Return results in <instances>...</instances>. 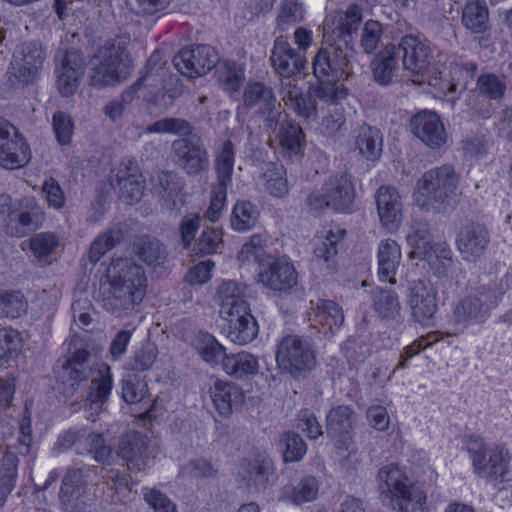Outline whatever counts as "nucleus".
Listing matches in <instances>:
<instances>
[{
    "label": "nucleus",
    "instance_id": "cd10ccee",
    "mask_svg": "<svg viewBox=\"0 0 512 512\" xmlns=\"http://www.w3.org/2000/svg\"><path fill=\"white\" fill-rule=\"evenodd\" d=\"M373 80L381 86L392 84L399 69V51L396 46L389 44L380 51L370 63Z\"/></svg>",
    "mask_w": 512,
    "mask_h": 512
},
{
    "label": "nucleus",
    "instance_id": "f8f14e48",
    "mask_svg": "<svg viewBox=\"0 0 512 512\" xmlns=\"http://www.w3.org/2000/svg\"><path fill=\"white\" fill-rule=\"evenodd\" d=\"M55 73L57 88L62 96H72L84 75L85 59L83 54L75 49L59 50L55 55Z\"/></svg>",
    "mask_w": 512,
    "mask_h": 512
},
{
    "label": "nucleus",
    "instance_id": "2f4dec72",
    "mask_svg": "<svg viewBox=\"0 0 512 512\" xmlns=\"http://www.w3.org/2000/svg\"><path fill=\"white\" fill-rule=\"evenodd\" d=\"M222 369L234 379H249L258 374L259 359L245 351L227 354L223 357Z\"/></svg>",
    "mask_w": 512,
    "mask_h": 512
},
{
    "label": "nucleus",
    "instance_id": "774afa93",
    "mask_svg": "<svg viewBox=\"0 0 512 512\" xmlns=\"http://www.w3.org/2000/svg\"><path fill=\"white\" fill-rule=\"evenodd\" d=\"M53 131L60 145H68L72 140L74 123L72 117L62 111L54 113L52 118Z\"/></svg>",
    "mask_w": 512,
    "mask_h": 512
},
{
    "label": "nucleus",
    "instance_id": "9b49d317",
    "mask_svg": "<svg viewBox=\"0 0 512 512\" xmlns=\"http://www.w3.org/2000/svg\"><path fill=\"white\" fill-rule=\"evenodd\" d=\"M115 453L132 472L144 471L150 460L155 457L150 438L146 434L134 430L119 437Z\"/></svg>",
    "mask_w": 512,
    "mask_h": 512
},
{
    "label": "nucleus",
    "instance_id": "393cba45",
    "mask_svg": "<svg viewBox=\"0 0 512 512\" xmlns=\"http://www.w3.org/2000/svg\"><path fill=\"white\" fill-rule=\"evenodd\" d=\"M249 287L234 280L223 282L217 289L220 314L222 317H233L240 312L250 309L246 301Z\"/></svg>",
    "mask_w": 512,
    "mask_h": 512
},
{
    "label": "nucleus",
    "instance_id": "aec40b11",
    "mask_svg": "<svg viewBox=\"0 0 512 512\" xmlns=\"http://www.w3.org/2000/svg\"><path fill=\"white\" fill-rule=\"evenodd\" d=\"M355 421L353 409L346 405L333 407L326 416V434L338 449H348Z\"/></svg>",
    "mask_w": 512,
    "mask_h": 512
},
{
    "label": "nucleus",
    "instance_id": "bb28decb",
    "mask_svg": "<svg viewBox=\"0 0 512 512\" xmlns=\"http://www.w3.org/2000/svg\"><path fill=\"white\" fill-rule=\"evenodd\" d=\"M375 201L382 225L394 227L400 223L402 218V202L396 188L381 186L375 194Z\"/></svg>",
    "mask_w": 512,
    "mask_h": 512
},
{
    "label": "nucleus",
    "instance_id": "5fc2aeb1",
    "mask_svg": "<svg viewBox=\"0 0 512 512\" xmlns=\"http://www.w3.org/2000/svg\"><path fill=\"white\" fill-rule=\"evenodd\" d=\"M383 25L376 20H367L360 32L359 46L366 54H373L383 38Z\"/></svg>",
    "mask_w": 512,
    "mask_h": 512
},
{
    "label": "nucleus",
    "instance_id": "412c9836",
    "mask_svg": "<svg viewBox=\"0 0 512 512\" xmlns=\"http://www.w3.org/2000/svg\"><path fill=\"white\" fill-rule=\"evenodd\" d=\"M411 131L424 144L439 149L445 144L447 134L440 117L433 111H422L411 119Z\"/></svg>",
    "mask_w": 512,
    "mask_h": 512
},
{
    "label": "nucleus",
    "instance_id": "3c124183",
    "mask_svg": "<svg viewBox=\"0 0 512 512\" xmlns=\"http://www.w3.org/2000/svg\"><path fill=\"white\" fill-rule=\"evenodd\" d=\"M235 149L234 144L230 140H226L220 147L216 159L215 170L217 180L224 183H231L234 167Z\"/></svg>",
    "mask_w": 512,
    "mask_h": 512
},
{
    "label": "nucleus",
    "instance_id": "6ab92c4d",
    "mask_svg": "<svg viewBox=\"0 0 512 512\" xmlns=\"http://www.w3.org/2000/svg\"><path fill=\"white\" fill-rule=\"evenodd\" d=\"M490 242L487 228L476 222L464 224L456 236L457 249L463 260L476 262L486 251Z\"/></svg>",
    "mask_w": 512,
    "mask_h": 512
},
{
    "label": "nucleus",
    "instance_id": "1a4fd4ad",
    "mask_svg": "<svg viewBox=\"0 0 512 512\" xmlns=\"http://www.w3.org/2000/svg\"><path fill=\"white\" fill-rule=\"evenodd\" d=\"M276 362L281 370L298 377L315 367L316 356L307 340L297 335H287L277 345Z\"/></svg>",
    "mask_w": 512,
    "mask_h": 512
},
{
    "label": "nucleus",
    "instance_id": "052dcab7",
    "mask_svg": "<svg viewBox=\"0 0 512 512\" xmlns=\"http://www.w3.org/2000/svg\"><path fill=\"white\" fill-rule=\"evenodd\" d=\"M224 89L237 92L245 80L244 68L233 61H224L221 66V75Z\"/></svg>",
    "mask_w": 512,
    "mask_h": 512
},
{
    "label": "nucleus",
    "instance_id": "37998d69",
    "mask_svg": "<svg viewBox=\"0 0 512 512\" xmlns=\"http://www.w3.org/2000/svg\"><path fill=\"white\" fill-rule=\"evenodd\" d=\"M90 85L96 89L114 86L126 78V72L100 60L92 59Z\"/></svg>",
    "mask_w": 512,
    "mask_h": 512
},
{
    "label": "nucleus",
    "instance_id": "423d86ee",
    "mask_svg": "<svg viewBox=\"0 0 512 512\" xmlns=\"http://www.w3.org/2000/svg\"><path fill=\"white\" fill-rule=\"evenodd\" d=\"M417 204L428 211L435 203L448 206L456 195L457 177L452 167L443 166L424 173L418 181Z\"/></svg>",
    "mask_w": 512,
    "mask_h": 512
},
{
    "label": "nucleus",
    "instance_id": "0e129e2a",
    "mask_svg": "<svg viewBox=\"0 0 512 512\" xmlns=\"http://www.w3.org/2000/svg\"><path fill=\"white\" fill-rule=\"evenodd\" d=\"M477 88L491 100H499L506 91V83L495 74H483L477 79Z\"/></svg>",
    "mask_w": 512,
    "mask_h": 512
},
{
    "label": "nucleus",
    "instance_id": "c756f323",
    "mask_svg": "<svg viewBox=\"0 0 512 512\" xmlns=\"http://www.w3.org/2000/svg\"><path fill=\"white\" fill-rule=\"evenodd\" d=\"M229 320L227 338L238 345H246L252 342L258 335L259 327L250 309L240 312L233 317H224Z\"/></svg>",
    "mask_w": 512,
    "mask_h": 512
},
{
    "label": "nucleus",
    "instance_id": "f3484780",
    "mask_svg": "<svg viewBox=\"0 0 512 512\" xmlns=\"http://www.w3.org/2000/svg\"><path fill=\"white\" fill-rule=\"evenodd\" d=\"M396 50L399 51L403 68L417 77H423L428 72L434 59L431 48L412 34L402 36Z\"/></svg>",
    "mask_w": 512,
    "mask_h": 512
},
{
    "label": "nucleus",
    "instance_id": "c9c22d12",
    "mask_svg": "<svg viewBox=\"0 0 512 512\" xmlns=\"http://www.w3.org/2000/svg\"><path fill=\"white\" fill-rule=\"evenodd\" d=\"M274 89L261 81L249 80L243 89L242 102L247 109H262L276 103Z\"/></svg>",
    "mask_w": 512,
    "mask_h": 512
},
{
    "label": "nucleus",
    "instance_id": "f03ea898",
    "mask_svg": "<svg viewBox=\"0 0 512 512\" xmlns=\"http://www.w3.org/2000/svg\"><path fill=\"white\" fill-rule=\"evenodd\" d=\"M109 287L103 292L102 307L116 317L139 305L146 294L143 267L129 258L113 260L107 269Z\"/></svg>",
    "mask_w": 512,
    "mask_h": 512
},
{
    "label": "nucleus",
    "instance_id": "4c0bfd02",
    "mask_svg": "<svg viewBox=\"0 0 512 512\" xmlns=\"http://www.w3.org/2000/svg\"><path fill=\"white\" fill-rule=\"evenodd\" d=\"M407 242L412 248L410 258L426 259L434 251L435 242L431 229L426 222H417L407 235Z\"/></svg>",
    "mask_w": 512,
    "mask_h": 512
},
{
    "label": "nucleus",
    "instance_id": "20e7f679",
    "mask_svg": "<svg viewBox=\"0 0 512 512\" xmlns=\"http://www.w3.org/2000/svg\"><path fill=\"white\" fill-rule=\"evenodd\" d=\"M467 452L472 460L475 473L494 486L512 484L509 470L510 455L503 446L488 447L482 441L470 442Z\"/></svg>",
    "mask_w": 512,
    "mask_h": 512
},
{
    "label": "nucleus",
    "instance_id": "dca6fc26",
    "mask_svg": "<svg viewBox=\"0 0 512 512\" xmlns=\"http://www.w3.org/2000/svg\"><path fill=\"white\" fill-rule=\"evenodd\" d=\"M171 149L175 164L188 175L196 176L208 170V152L200 138L174 140Z\"/></svg>",
    "mask_w": 512,
    "mask_h": 512
},
{
    "label": "nucleus",
    "instance_id": "58836bf2",
    "mask_svg": "<svg viewBox=\"0 0 512 512\" xmlns=\"http://www.w3.org/2000/svg\"><path fill=\"white\" fill-rule=\"evenodd\" d=\"M401 259L400 247L394 240L382 241L378 250L379 277L382 281L395 283L394 275Z\"/></svg>",
    "mask_w": 512,
    "mask_h": 512
},
{
    "label": "nucleus",
    "instance_id": "c85d7f7f",
    "mask_svg": "<svg viewBox=\"0 0 512 512\" xmlns=\"http://www.w3.org/2000/svg\"><path fill=\"white\" fill-rule=\"evenodd\" d=\"M213 404L221 416L228 417L244 402V393L233 382L217 381L211 388Z\"/></svg>",
    "mask_w": 512,
    "mask_h": 512
},
{
    "label": "nucleus",
    "instance_id": "49530a36",
    "mask_svg": "<svg viewBox=\"0 0 512 512\" xmlns=\"http://www.w3.org/2000/svg\"><path fill=\"white\" fill-rule=\"evenodd\" d=\"M278 447L285 463L301 460L307 451L306 443L302 437L294 431L282 433L278 440Z\"/></svg>",
    "mask_w": 512,
    "mask_h": 512
},
{
    "label": "nucleus",
    "instance_id": "a18cd8bd",
    "mask_svg": "<svg viewBox=\"0 0 512 512\" xmlns=\"http://www.w3.org/2000/svg\"><path fill=\"white\" fill-rule=\"evenodd\" d=\"M124 239L123 229L116 225L98 236L91 244L88 257L92 263H97L101 257Z\"/></svg>",
    "mask_w": 512,
    "mask_h": 512
},
{
    "label": "nucleus",
    "instance_id": "603ef678",
    "mask_svg": "<svg viewBox=\"0 0 512 512\" xmlns=\"http://www.w3.org/2000/svg\"><path fill=\"white\" fill-rule=\"evenodd\" d=\"M148 396L147 382L137 374L125 375L122 379V398L128 404H137Z\"/></svg>",
    "mask_w": 512,
    "mask_h": 512
},
{
    "label": "nucleus",
    "instance_id": "864d4df0",
    "mask_svg": "<svg viewBox=\"0 0 512 512\" xmlns=\"http://www.w3.org/2000/svg\"><path fill=\"white\" fill-rule=\"evenodd\" d=\"M285 170L282 165L270 163L263 174L265 179L266 191L278 198H282L288 193L287 180L284 178Z\"/></svg>",
    "mask_w": 512,
    "mask_h": 512
},
{
    "label": "nucleus",
    "instance_id": "6e6d98bb",
    "mask_svg": "<svg viewBox=\"0 0 512 512\" xmlns=\"http://www.w3.org/2000/svg\"><path fill=\"white\" fill-rule=\"evenodd\" d=\"M28 303L20 292L0 293V316L19 318L27 311Z\"/></svg>",
    "mask_w": 512,
    "mask_h": 512
},
{
    "label": "nucleus",
    "instance_id": "473e14b6",
    "mask_svg": "<svg viewBox=\"0 0 512 512\" xmlns=\"http://www.w3.org/2000/svg\"><path fill=\"white\" fill-rule=\"evenodd\" d=\"M133 250L139 259L153 268L161 267L168 259L167 247L158 238L150 235L136 237Z\"/></svg>",
    "mask_w": 512,
    "mask_h": 512
},
{
    "label": "nucleus",
    "instance_id": "4468645a",
    "mask_svg": "<svg viewBox=\"0 0 512 512\" xmlns=\"http://www.w3.org/2000/svg\"><path fill=\"white\" fill-rule=\"evenodd\" d=\"M407 304L410 307L411 316L416 322L423 326L434 324L438 309L437 292L430 282L416 280L409 283Z\"/></svg>",
    "mask_w": 512,
    "mask_h": 512
},
{
    "label": "nucleus",
    "instance_id": "0eeeda50",
    "mask_svg": "<svg viewBox=\"0 0 512 512\" xmlns=\"http://www.w3.org/2000/svg\"><path fill=\"white\" fill-rule=\"evenodd\" d=\"M504 290L501 287L482 285L477 288L474 295L463 298L453 310L454 324L462 329L468 327L471 322L482 323L490 314V310L498 303Z\"/></svg>",
    "mask_w": 512,
    "mask_h": 512
},
{
    "label": "nucleus",
    "instance_id": "a19ab883",
    "mask_svg": "<svg viewBox=\"0 0 512 512\" xmlns=\"http://www.w3.org/2000/svg\"><path fill=\"white\" fill-rule=\"evenodd\" d=\"M489 12L485 1L473 0L466 3L462 12L463 25L473 33H483L488 29Z\"/></svg>",
    "mask_w": 512,
    "mask_h": 512
},
{
    "label": "nucleus",
    "instance_id": "7ed1b4c3",
    "mask_svg": "<svg viewBox=\"0 0 512 512\" xmlns=\"http://www.w3.org/2000/svg\"><path fill=\"white\" fill-rule=\"evenodd\" d=\"M378 489L390 497L400 512H424L426 496L397 465L381 467L377 474Z\"/></svg>",
    "mask_w": 512,
    "mask_h": 512
},
{
    "label": "nucleus",
    "instance_id": "8fccbe9b",
    "mask_svg": "<svg viewBox=\"0 0 512 512\" xmlns=\"http://www.w3.org/2000/svg\"><path fill=\"white\" fill-rule=\"evenodd\" d=\"M259 211L249 201L236 203L231 216V226L238 231L250 230L258 220Z\"/></svg>",
    "mask_w": 512,
    "mask_h": 512
},
{
    "label": "nucleus",
    "instance_id": "e2e57ef3",
    "mask_svg": "<svg viewBox=\"0 0 512 512\" xmlns=\"http://www.w3.org/2000/svg\"><path fill=\"white\" fill-rule=\"evenodd\" d=\"M305 9L299 0H284L277 16L278 26L285 30V25L296 24L304 19Z\"/></svg>",
    "mask_w": 512,
    "mask_h": 512
},
{
    "label": "nucleus",
    "instance_id": "e433bc0d",
    "mask_svg": "<svg viewBox=\"0 0 512 512\" xmlns=\"http://www.w3.org/2000/svg\"><path fill=\"white\" fill-rule=\"evenodd\" d=\"M111 390L112 376L110 368L108 366H104L103 369L98 370V376L93 378L90 383L86 398V402L90 405V409L98 414L102 409V405L108 401Z\"/></svg>",
    "mask_w": 512,
    "mask_h": 512
},
{
    "label": "nucleus",
    "instance_id": "69168bd1",
    "mask_svg": "<svg viewBox=\"0 0 512 512\" xmlns=\"http://www.w3.org/2000/svg\"><path fill=\"white\" fill-rule=\"evenodd\" d=\"M312 93L319 100L337 104L347 97L348 89L337 82H320V84H315Z\"/></svg>",
    "mask_w": 512,
    "mask_h": 512
},
{
    "label": "nucleus",
    "instance_id": "4be33fe9",
    "mask_svg": "<svg viewBox=\"0 0 512 512\" xmlns=\"http://www.w3.org/2000/svg\"><path fill=\"white\" fill-rule=\"evenodd\" d=\"M314 85L309 86L307 93L291 81L281 82L282 100L298 117L304 120H311L317 117V99L312 90Z\"/></svg>",
    "mask_w": 512,
    "mask_h": 512
},
{
    "label": "nucleus",
    "instance_id": "ddd939ff",
    "mask_svg": "<svg viewBox=\"0 0 512 512\" xmlns=\"http://www.w3.org/2000/svg\"><path fill=\"white\" fill-rule=\"evenodd\" d=\"M93 366V355L86 349H78L69 358L59 361L55 372L57 379L66 386L64 393L72 396L81 382L92 377Z\"/></svg>",
    "mask_w": 512,
    "mask_h": 512
},
{
    "label": "nucleus",
    "instance_id": "5701e85b",
    "mask_svg": "<svg viewBox=\"0 0 512 512\" xmlns=\"http://www.w3.org/2000/svg\"><path fill=\"white\" fill-rule=\"evenodd\" d=\"M270 60L275 71L285 78L302 73L307 66L305 58L291 48L284 36L276 38Z\"/></svg>",
    "mask_w": 512,
    "mask_h": 512
},
{
    "label": "nucleus",
    "instance_id": "79ce46f5",
    "mask_svg": "<svg viewBox=\"0 0 512 512\" xmlns=\"http://www.w3.org/2000/svg\"><path fill=\"white\" fill-rule=\"evenodd\" d=\"M280 144L289 155H299L305 147V134L299 124L292 119L282 121L279 130Z\"/></svg>",
    "mask_w": 512,
    "mask_h": 512
},
{
    "label": "nucleus",
    "instance_id": "6e6552de",
    "mask_svg": "<svg viewBox=\"0 0 512 512\" xmlns=\"http://www.w3.org/2000/svg\"><path fill=\"white\" fill-rule=\"evenodd\" d=\"M98 471V466L87 464L67 469L59 492V499L65 512L86 511L87 486L97 476Z\"/></svg>",
    "mask_w": 512,
    "mask_h": 512
},
{
    "label": "nucleus",
    "instance_id": "a878e982",
    "mask_svg": "<svg viewBox=\"0 0 512 512\" xmlns=\"http://www.w3.org/2000/svg\"><path fill=\"white\" fill-rule=\"evenodd\" d=\"M258 282L273 291L286 292L296 285L297 272L291 263L275 260L259 272Z\"/></svg>",
    "mask_w": 512,
    "mask_h": 512
},
{
    "label": "nucleus",
    "instance_id": "338daca9",
    "mask_svg": "<svg viewBox=\"0 0 512 512\" xmlns=\"http://www.w3.org/2000/svg\"><path fill=\"white\" fill-rule=\"evenodd\" d=\"M222 246V234L214 228L204 229L195 242L194 251L201 255H209L218 252Z\"/></svg>",
    "mask_w": 512,
    "mask_h": 512
},
{
    "label": "nucleus",
    "instance_id": "de8ad7c7",
    "mask_svg": "<svg viewBox=\"0 0 512 512\" xmlns=\"http://www.w3.org/2000/svg\"><path fill=\"white\" fill-rule=\"evenodd\" d=\"M195 349L204 361L216 365L226 354L222 346L214 336L209 333H200L195 340Z\"/></svg>",
    "mask_w": 512,
    "mask_h": 512
},
{
    "label": "nucleus",
    "instance_id": "9d476101",
    "mask_svg": "<svg viewBox=\"0 0 512 512\" xmlns=\"http://www.w3.org/2000/svg\"><path fill=\"white\" fill-rule=\"evenodd\" d=\"M30 146L20 131L9 121L0 119V166L15 170L31 160Z\"/></svg>",
    "mask_w": 512,
    "mask_h": 512
},
{
    "label": "nucleus",
    "instance_id": "ea45409f",
    "mask_svg": "<svg viewBox=\"0 0 512 512\" xmlns=\"http://www.w3.org/2000/svg\"><path fill=\"white\" fill-rule=\"evenodd\" d=\"M244 470L257 489H265L274 473V464L268 455L259 453L247 461Z\"/></svg>",
    "mask_w": 512,
    "mask_h": 512
},
{
    "label": "nucleus",
    "instance_id": "09e8293b",
    "mask_svg": "<svg viewBox=\"0 0 512 512\" xmlns=\"http://www.w3.org/2000/svg\"><path fill=\"white\" fill-rule=\"evenodd\" d=\"M141 175L120 171L118 174V186L120 189V198L128 204L138 202L143 195V182Z\"/></svg>",
    "mask_w": 512,
    "mask_h": 512
},
{
    "label": "nucleus",
    "instance_id": "bf43d9fd",
    "mask_svg": "<svg viewBox=\"0 0 512 512\" xmlns=\"http://www.w3.org/2000/svg\"><path fill=\"white\" fill-rule=\"evenodd\" d=\"M30 249L40 261L48 262V257L58 246V238L54 233H40L30 239Z\"/></svg>",
    "mask_w": 512,
    "mask_h": 512
},
{
    "label": "nucleus",
    "instance_id": "c03bdc74",
    "mask_svg": "<svg viewBox=\"0 0 512 512\" xmlns=\"http://www.w3.org/2000/svg\"><path fill=\"white\" fill-rule=\"evenodd\" d=\"M158 347L155 343L145 341L129 357L126 368L134 372L150 370L158 358Z\"/></svg>",
    "mask_w": 512,
    "mask_h": 512
},
{
    "label": "nucleus",
    "instance_id": "39448f33",
    "mask_svg": "<svg viewBox=\"0 0 512 512\" xmlns=\"http://www.w3.org/2000/svg\"><path fill=\"white\" fill-rule=\"evenodd\" d=\"M46 52L38 41H26L18 45L7 71V81L15 89L32 85L40 76Z\"/></svg>",
    "mask_w": 512,
    "mask_h": 512
},
{
    "label": "nucleus",
    "instance_id": "f257e3e1",
    "mask_svg": "<svg viewBox=\"0 0 512 512\" xmlns=\"http://www.w3.org/2000/svg\"><path fill=\"white\" fill-rule=\"evenodd\" d=\"M362 21V8L351 4L324 21L322 47L312 61L313 74L319 82H338L348 76L354 56L353 34Z\"/></svg>",
    "mask_w": 512,
    "mask_h": 512
},
{
    "label": "nucleus",
    "instance_id": "13d9d810",
    "mask_svg": "<svg viewBox=\"0 0 512 512\" xmlns=\"http://www.w3.org/2000/svg\"><path fill=\"white\" fill-rule=\"evenodd\" d=\"M375 311L382 318H395L400 304L397 295L388 290L379 289L373 293Z\"/></svg>",
    "mask_w": 512,
    "mask_h": 512
},
{
    "label": "nucleus",
    "instance_id": "7c9ffc66",
    "mask_svg": "<svg viewBox=\"0 0 512 512\" xmlns=\"http://www.w3.org/2000/svg\"><path fill=\"white\" fill-rule=\"evenodd\" d=\"M154 189L160 197L163 208L173 211L182 203L180 196L183 185L177 175L170 171H162L156 177Z\"/></svg>",
    "mask_w": 512,
    "mask_h": 512
},
{
    "label": "nucleus",
    "instance_id": "b1692460",
    "mask_svg": "<svg viewBox=\"0 0 512 512\" xmlns=\"http://www.w3.org/2000/svg\"><path fill=\"white\" fill-rule=\"evenodd\" d=\"M322 191L326 192L333 211H351L355 190L348 174L340 173L329 177L323 185Z\"/></svg>",
    "mask_w": 512,
    "mask_h": 512
},
{
    "label": "nucleus",
    "instance_id": "2eb2a0df",
    "mask_svg": "<svg viewBox=\"0 0 512 512\" xmlns=\"http://www.w3.org/2000/svg\"><path fill=\"white\" fill-rule=\"evenodd\" d=\"M174 66L190 78L205 75L219 63L218 52L210 45L198 44L183 48L173 59Z\"/></svg>",
    "mask_w": 512,
    "mask_h": 512
},
{
    "label": "nucleus",
    "instance_id": "f704fd0d",
    "mask_svg": "<svg viewBox=\"0 0 512 512\" xmlns=\"http://www.w3.org/2000/svg\"><path fill=\"white\" fill-rule=\"evenodd\" d=\"M355 145L359 154L368 161H376L383 150V136L381 131L367 124L357 129Z\"/></svg>",
    "mask_w": 512,
    "mask_h": 512
},
{
    "label": "nucleus",
    "instance_id": "4d7b16f0",
    "mask_svg": "<svg viewBox=\"0 0 512 512\" xmlns=\"http://www.w3.org/2000/svg\"><path fill=\"white\" fill-rule=\"evenodd\" d=\"M317 316L322 324L327 325L331 331L339 328L344 322V314L341 307L334 301L320 299L316 303Z\"/></svg>",
    "mask_w": 512,
    "mask_h": 512
},
{
    "label": "nucleus",
    "instance_id": "a211bd4d",
    "mask_svg": "<svg viewBox=\"0 0 512 512\" xmlns=\"http://www.w3.org/2000/svg\"><path fill=\"white\" fill-rule=\"evenodd\" d=\"M44 220L45 212L36 199L25 197L10 214V220L6 223L7 232L15 237H23L39 229Z\"/></svg>",
    "mask_w": 512,
    "mask_h": 512
},
{
    "label": "nucleus",
    "instance_id": "680f3d73",
    "mask_svg": "<svg viewBox=\"0 0 512 512\" xmlns=\"http://www.w3.org/2000/svg\"><path fill=\"white\" fill-rule=\"evenodd\" d=\"M148 133H170L178 135H189L192 133L191 124L180 118H163L147 126Z\"/></svg>",
    "mask_w": 512,
    "mask_h": 512
},
{
    "label": "nucleus",
    "instance_id": "72a5a7b5",
    "mask_svg": "<svg viewBox=\"0 0 512 512\" xmlns=\"http://www.w3.org/2000/svg\"><path fill=\"white\" fill-rule=\"evenodd\" d=\"M129 44L130 38L128 36H118L114 39L107 40L97 49L93 60H100L106 64H110L114 68L124 71L130 62L127 51Z\"/></svg>",
    "mask_w": 512,
    "mask_h": 512
}]
</instances>
